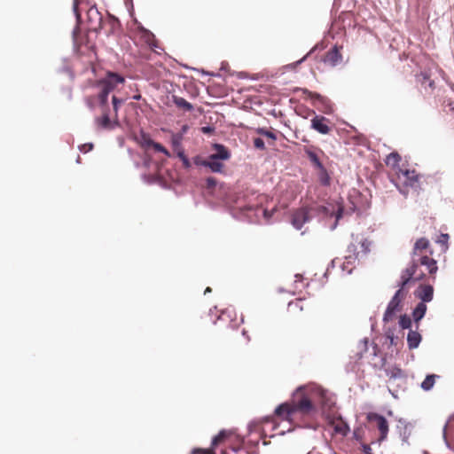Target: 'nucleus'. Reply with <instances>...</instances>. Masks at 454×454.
Returning a JSON list of instances; mask_svg holds the SVG:
<instances>
[{
	"label": "nucleus",
	"mask_w": 454,
	"mask_h": 454,
	"mask_svg": "<svg viewBox=\"0 0 454 454\" xmlns=\"http://www.w3.org/2000/svg\"><path fill=\"white\" fill-rule=\"evenodd\" d=\"M362 450H363V452L364 454H373L372 450V448L368 444H363L362 445Z\"/></svg>",
	"instance_id": "obj_39"
},
{
	"label": "nucleus",
	"mask_w": 454,
	"mask_h": 454,
	"mask_svg": "<svg viewBox=\"0 0 454 454\" xmlns=\"http://www.w3.org/2000/svg\"><path fill=\"white\" fill-rule=\"evenodd\" d=\"M400 161H401V156L396 152H393V153H389L386 159L387 166L392 168L395 173H396V171H398V168H401L399 167Z\"/></svg>",
	"instance_id": "obj_18"
},
{
	"label": "nucleus",
	"mask_w": 454,
	"mask_h": 454,
	"mask_svg": "<svg viewBox=\"0 0 454 454\" xmlns=\"http://www.w3.org/2000/svg\"><path fill=\"white\" fill-rule=\"evenodd\" d=\"M173 102L178 108L184 111H192L193 109L192 105L184 98L173 96Z\"/></svg>",
	"instance_id": "obj_22"
},
{
	"label": "nucleus",
	"mask_w": 454,
	"mask_h": 454,
	"mask_svg": "<svg viewBox=\"0 0 454 454\" xmlns=\"http://www.w3.org/2000/svg\"><path fill=\"white\" fill-rule=\"evenodd\" d=\"M88 29L93 32H98L102 28L103 17L95 6H90L87 10Z\"/></svg>",
	"instance_id": "obj_8"
},
{
	"label": "nucleus",
	"mask_w": 454,
	"mask_h": 454,
	"mask_svg": "<svg viewBox=\"0 0 454 454\" xmlns=\"http://www.w3.org/2000/svg\"><path fill=\"white\" fill-rule=\"evenodd\" d=\"M309 221V215L307 208H299L292 214L291 223L297 230H301L303 224Z\"/></svg>",
	"instance_id": "obj_10"
},
{
	"label": "nucleus",
	"mask_w": 454,
	"mask_h": 454,
	"mask_svg": "<svg viewBox=\"0 0 454 454\" xmlns=\"http://www.w3.org/2000/svg\"><path fill=\"white\" fill-rule=\"evenodd\" d=\"M202 165L209 168L213 172L221 173L223 168V164L217 159H212L211 155L208 157L207 160L202 162Z\"/></svg>",
	"instance_id": "obj_19"
},
{
	"label": "nucleus",
	"mask_w": 454,
	"mask_h": 454,
	"mask_svg": "<svg viewBox=\"0 0 454 454\" xmlns=\"http://www.w3.org/2000/svg\"><path fill=\"white\" fill-rule=\"evenodd\" d=\"M242 334H243L244 336H246V338L247 339V340H250V337L247 335V332L246 330H243V331H242Z\"/></svg>",
	"instance_id": "obj_43"
},
{
	"label": "nucleus",
	"mask_w": 454,
	"mask_h": 454,
	"mask_svg": "<svg viewBox=\"0 0 454 454\" xmlns=\"http://www.w3.org/2000/svg\"><path fill=\"white\" fill-rule=\"evenodd\" d=\"M396 185L403 193H407L409 188H419V175L415 170L398 168L396 171Z\"/></svg>",
	"instance_id": "obj_5"
},
{
	"label": "nucleus",
	"mask_w": 454,
	"mask_h": 454,
	"mask_svg": "<svg viewBox=\"0 0 454 454\" xmlns=\"http://www.w3.org/2000/svg\"><path fill=\"white\" fill-rule=\"evenodd\" d=\"M211 292H212V289H211L210 287H208V286H207V287L205 289L204 294H207L211 293Z\"/></svg>",
	"instance_id": "obj_45"
},
{
	"label": "nucleus",
	"mask_w": 454,
	"mask_h": 454,
	"mask_svg": "<svg viewBox=\"0 0 454 454\" xmlns=\"http://www.w3.org/2000/svg\"><path fill=\"white\" fill-rule=\"evenodd\" d=\"M145 38H146V42L148 43H150L151 41L153 40V35L148 31H145Z\"/></svg>",
	"instance_id": "obj_41"
},
{
	"label": "nucleus",
	"mask_w": 454,
	"mask_h": 454,
	"mask_svg": "<svg viewBox=\"0 0 454 454\" xmlns=\"http://www.w3.org/2000/svg\"><path fill=\"white\" fill-rule=\"evenodd\" d=\"M254 146L256 149L263 150L265 149L264 141L260 137H256L254 139Z\"/></svg>",
	"instance_id": "obj_35"
},
{
	"label": "nucleus",
	"mask_w": 454,
	"mask_h": 454,
	"mask_svg": "<svg viewBox=\"0 0 454 454\" xmlns=\"http://www.w3.org/2000/svg\"><path fill=\"white\" fill-rule=\"evenodd\" d=\"M140 98H141V95L140 94H137V95L133 96V99H135V100H139Z\"/></svg>",
	"instance_id": "obj_44"
},
{
	"label": "nucleus",
	"mask_w": 454,
	"mask_h": 454,
	"mask_svg": "<svg viewBox=\"0 0 454 454\" xmlns=\"http://www.w3.org/2000/svg\"><path fill=\"white\" fill-rule=\"evenodd\" d=\"M367 420L373 424L374 427L379 430L380 436L378 442H382L387 439L388 434V422L382 416L375 412H370L367 415Z\"/></svg>",
	"instance_id": "obj_7"
},
{
	"label": "nucleus",
	"mask_w": 454,
	"mask_h": 454,
	"mask_svg": "<svg viewBox=\"0 0 454 454\" xmlns=\"http://www.w3.org/2000/svg\"><path fill=\"white\" fill-rule=\"evenodd\" d=\"M177 156L182 160L183 165L185 168H189L191 167V162H190L189 159L186 157V155L184 154V151H179L177 153Z\"/></svg>",
	"instance_id": "obj_32"
},
{
	"label": "nucleus",
	"mask_w": 454,
	"mask_h": 454,
	"mask_svg": "<svg viewBox=\"0 0 454 454\" xmlns=\"http://www.w3.org/2000/svg\"><path fill=\"white\" fill-rule=\"evenodd\" d=\"M304 153L315 168L317 169L324 166L319 158V153L324 155V152L321 149L315 146H305Z\"/></svg>",
	"instance_id": "obj_12"
},
{
	"label": "nucleus",
	"mask_w": 454,
	"mask_h": 454,
	"mask_svg": "<svg viewBox=\"0 0 454 454\" xmlns=\"http://www.w3.org/2000/svg\"><path fill=\"white\" fill-rule=\"evenodd\" d=\"M201 131L204 133V134H210L214 131V129L209 127V126H206V127H202L201 128Z\"/></svg>",
	"instance_id": "obj_40"
},
{
	"label": "nucleus",
	"mask_w": 454,
	"mask_h": 454,
	"mask_svg": "<svg viewBox=\"0 0 454 454\" xmlns=\"http://www.w3.org/2000/svg\"><path fill=\"white\" fill-rule=\"evenodd\" d=\"M416 82L419 83L425 90L426 92H432L435 84L433 80L430 79V75L427 72H421L416 75Z\"/></svg>",
	"instance_id": "obj_16"
},
{
	"label": "nucleus",
	"mask_w": 454,
	"mask_h": 454,
	"mask_svg": "<svg viewBox=\"0 0 454 454\" xmlns=\"http://www.w3.org/2000/svg\"><path fill=\"white\" fill-rule=\"evenodd\" d=\"M207 185L208 188L215 187L216 185V181L214 177L207 178Z\"/></svg>",
	"instance_id": "obj_38"
},
{
	"label": "nucleus",
	"mask_w": 454,
	"mask_h": 454,
	"mask_svg": "<svg viewBox=\"0 0 454 454\" xmlns=\"http://www.w3.org/2000/svg\"><path fill=\"white\" fill-rule=\"evenodd\" d=\"M135 140L137 143L145 150L153 147L156 152L162 153L166 156L169 157V152L160 143L154 142L149 136V134L141 131L138 135L135 137Z\"/></svg>",
	"instance_id": "obj_6"
},
{
	"label": "nucleus",
	"mask_w": 454,
	"mask_h": 454,
	"mask_svg": "<svg viewBox=\"0 0 454 454\" xmlns=\"http://www.w3.org/2000/svg\"><path fill=\"white\" fill-rule=\"evenodd\" d=\"M94 145L92 143H87L80 146L81 152L86 153L93 149Z\"/></svg>",
	"instance_id": "obj_37"
},
{
	"label": "nucleus",
	"mask_w": 454,
	"mask_h": 454,
	"mask_svg": "<svg viewBox=\"0 0 454 454\" xmlns=\"http://www.w3.org/2000/svg\"><path fill=\"white\" fill-rule=\"evenodd\" d=\"M399 325L403 329H409L411 326V319L407 315H403L400 317Z\"/></svg>",
	"instance_id": "obj_29"
},
{
	"label": "nucleus",
	"mask_w": 454,
	"mask_h": 454,
	"mask_svg": "<svg viewBox=\"0 0 454 454\" xmlns=\"http://www.w3.org/2000/svg\"><path fill=\"white\" fill-rule=\"evenodd\" d=\"M257 132L260 135L264 136L266 137H269V138H270L272 140H276L277 139V137H276V135L273 132H271L270 130H267L265 129H259Z\"/></svg>",
	"instance_id": "obj_33"
},
{
	"label": "nucleus",
	"mask_w": 454,
	"mask_h": 454,
	"mask_svg": "<svg viewBox=\"0 0 454 454\" xmlns=\"http://www.w3.org/2000/svg\"><path fill=\"white\" fill-rule=\"evenodd\" d=\"M302 91H303V94H305L313 102H318L324 106H326L329 102L327 98L320 95L319 93L310 91L307 89H303Z\"/></svg>",
	"instance_id": "obj_21"
},
{
	"label": "nucleus",
	"mask_w": 454,
	"mask_h": 454,
	"mask_svg": "<svg viewBox=\"0 0 454 454\" xmlns=\"http://www.w3.org/2000/svg\"><path fill=\"white\" fill-rule=\"evenodd\" d=\"M448 240H449V235L448 234H442L439 239H437V243L441 245V252L445 253L448 249Z\"/></svg>",
	"instance_id": "obj_28"
},
{
	"label": "nucleus",
	"mask_w": 454,
	"mask_h": 454,
	"mask_svg": "<svg viewBox=\"0 0 454 454\" xmlns=\"http://www.w3.org/2000/svg\"><path fill=\"white\" fill-rule=\"evenodd\" d=\"M325 391L315 385L300 387L294 393L289 402L281 403L275 410V414L281 419L295 423L303 418L317 412V397H323Z\"/></svg>",
	"instance_id": "obj_2"
},
{
	"label": "nucleus",
	"mask_w": 454,
	"mask_h": 454,
	"mask_svg": "<svg viewBox=\"0 0 454 454\" xmlns=\"http://www.w3.org/2000/svg\"><path fill=\"white\" fill-rule=\"evenodd\" d=\"M213 149L215 151V153L211 154V158L213 160L217 159L222 160H227L231 158L230 151L223 145L214 144Z\"/></svg>",
	"instance_id": "obj_17"
},
{
	"label": "nucleus",
	"mask_w": 454,
	"mask_h": 454,
	"mask_svg": "<svg viewBox=\"0 0 454 454\" xmlns=\"http://www.w3.org/2000/svg\"><path fill=\"white\" fill-rule=\"evenodd\" d=\"M341 268L344 271H347L348 273H351L352 270L356 268V264H355V262H353L352 264L351 263L348 264L347 260L345 259L344 262L341 265Z\"/></svg>",
	"instance_id": "obj_34"
},
{
	"label": "nucleus",
	"mask_w": 454,
	"mask_h": 454,
	"mask_svg": "<svg viewBox=\"0 0 454 454\" xmlns=\"http://www.w3.org/2000/svg\"><path fill=\"white\" fill-rule=\"evenodd\" d=\"M439 376L438 375H435V374H430V375H427L426 377V379L422 381L421 383V387L425 390V391H428L430 390L434 385V382H435V379L438 378Z\"/></svg>",
	"instance_id": "obj_25"
},
{
	"label": "nucleus",
	"mask_w": 454,
	"mask_h": 454,
	"mask_svg": "<svg viewBox=\"0 0 454 454\" xmlns=\"http://www.w3.org/2000/svg\"><path fill=\"white\" fill-rule=\"evenodd\" d=\"M421 341V335L417 331L411 330L407 336L408 347L410 349H413L419 347Z\"/></svg>",
	"instance_id": "obj_20"
},
{
	"label": "nucleus",
	"mask_w": 454,
	"mask_h": 454,
	"mask_svg": "<svg viewBox=\"0 0 454 454\" xmlns=\"http://www.w3.org/2000/svg\"><path fill=\"white\" fill-rule=\"evenodd\" d=\"M427 311V305L424 302H419L413 310L412 316L416 323L423 318Z\"/></svg>",
	"instance_id": "obj_23"
},
{
	"label": "nucleus",
	"mask_w": 454,
	"mask_h": 454,
	"mask_svg": "<svg viewBox=\"0 0 454 454\" xmlns=\"http://www.w3.org/2000/svg\"><path fill=\"white\" fill-rule=\"evenodd\" d=\"M318 171V179L321 184L329 185L330 184V176L325 166L317 168Z\"/></svg>",
	"instance_id": "obj_26"
},
{
	"label": "nucleus",
	"mask_w": 454,
	"mask_h": 454,
	"mask_svg": "<svg viewBox=\"0 0 454 454\" xmlns=\"http://www.w3.org/2000/svg\"><path fill=\"white\" fill-rule=\"evenodd\" d=\"M450 109H451V110H454V103H450Z\"/></svg>",
	"instance_id": "obj_46"
},
{
	"label": "nucleus",
	"mask_w": 454,
	"mask_h": 454,
	"mask_svg": "<svg viewBox=\"0 0 454 454\" xmlns=\"http://www.w3.org/2000/svg\"><path fill=\"white\" fill-rule=\"evenodd\" d=\"M253 331H254V334H255L256 336H260V335H261V333H262V329H261V327H260L259 325H254V326L253 327Z\"/></svg>",
	"instance_id": "obj_42"
},
{
	"label": "nucleus",
	"mask_w": 454,
	"mask_h": 454,
	"mask_svg": "<svg viewBox=\"0 0 454 454\" xmlns=\"http://www.w3.org/2000/svg\"><path fill=\"white\" fill-rule=\"evenodd\" d=\"M125 78L121 74L114 72H107L106 76L98 81L95 84L97 89V95L86 98V104L90 109L95 106L96 97L101 106H106L107 103L108 95L114 91L119 84H123Z\"/></svg>",
	"instance_id": "obj_3"
},
{
	"label": "nucleus",
	"mask_w": 454,
	"mask_h": 454,
	"mask_svg": "<svg viewBox=\"0 0 454 454\" xmlns=\"http://www.w3.org/2000/svg\"><path fill=\"white\" fill-rule=\"evenodd\" d=\"M228 434L226 431H221L217 435H215L212 440V448L217 446L221 443L226 437Z\"/></svg>",
	"instance_id": "obj_30"
},
{
	"label": "nucleus",
	"mask_w": 454,
	"mask_h": 454,
	"mask_svg": "<svg viewBox=\"0 0 454 454\" xmlns=\"http://www.w3.org/2000/svg\"><path fill=\"white\" fill-rule=\"evenodd\" d=\"M386 375L389 380H395L403 376V371L398 367H390L386 369Z\"/></svg>",
	"instance_id": "obj_24"
},
{
	"label": "nucleus",
	"mask_w": 454,
	"mask_h": 454,
	"mask_svg": "<svg viewBox=\"0 0 454 454\" xmlns=\"http://www.w3.org/2000/svg\"><path fill=\"white\" fill-rule=\"evenodd\" d=\"M314 117L311 119V129L322 135H327L332 131L331 121L323 115H317L312 111Z\"/></svg>",
	"instance_id": "obj_9"
},
{
	"label": "nucleus",
	"mask_w": 454,
	"mask_h": 454,
	"mask_svg": "<svg viewBox=\"0 0 454 454\" xmlns=\"http://www.w3.org/2000/svg\"><path fill=\"white\" fill-rule=\"evenodd\" d=\"M434 288L431 285H420L415 291V296L420 299L421 302H428L433 300Z\"/></svg>",
	"instance_id": "obj_13"
},
{
	"label": "nucleus",
	"mask_w": 454,
	"mask_h": 454,
	"mask_svg": "<svg viewBox=\"0 0 454 454\" xmlns=\"http://www.w3.org/2000/svg\"><path fill=\"white\" fill-rule=\"evenodd\" d=\"M112 102H113L114 111L115 113V117L117 118L119 107L123 103V100L118 98L115 96H113Z\"/></svg>",
	"instance_id": "obj_31"
},
{
	"label": "nucleus",
	"mask_w": 454,
	"mask_h": 454,
	"mask_svg": "<svg viewBox=\"0 0 454 454\" xmlns=\"http://www.w3.org/2000/svg\"><path fill=\"white\" fill-rule=\"evenodd\" d=\"M342 61V55L337 46L328 51L323 57V62L329 67H335Z\"/></svg>",
	"instance_id": "obj_11"
},
{
	"label": "nucleus",
	"mask_w": 454,
	"mask_h": 454,
	"mask_svg": "<svg viewBox=\"0 0 454 454\" xmlns=\"http://www.w3.org/2000/svg\"><path fill=\"white\" fill-rule=\"evenodd\" d=\"M95 123L98 129H113L118 125V121H112L109 117L107 111H105L101 117L95 119Z\"/></svg>",
	"instance_id": "obj_15"
},
{
	"label": "nucleus",
	"mask_w": 454,
	"mask_h": 454,
	"mask_svg": "<svg viewBox=\"0 0 454 454\" xmlns=\"http://www.w3.org/2000/svg\"><path fill=\"white\" fill-rule=\"evenodd\" d=\"M372 242L364 235H352V240L347 248V263L359 262L370 252Z\"/></svg>",
	"instance_id": "obj_4"
},
{
	"label": "nucleus",
	"mask_w": 454,
	"mask_h": 454,
	"mask_svg": "<svg viewBox=\"0 0 454 454\" xmlns=\"http://www.w3.org/2000/svg\"><path fill=\"white\" fill-rule=\"evenodd\" d=\"M329 425L333 427L334 433L346 436L349 431L348 424L341 418H332Z\"/></svg>",
	"instance_id": "obj_14"
},
{
	"label": "nucleus",
	"mask_w": 454,
	"mask_h": 454,
	"mask_svg": "<svg viewBox=\"0 0 454 454\" xmlns=\"http://www.w3.org/2000/svg\"><path fill=\"white\" fill-rule=\"evenodd\" d=\"M192 454H215L213 449H197L194 450Z\"/></svg>",
	"instance_id": "obj_36"
},
{
	"label": "nucleus",
	"mask_w": 454,
	"mask_h": 454,
	"mask_svg": "<svg viewBox=\"0 0 454 454\" xmlns=\"http://www.w3.org/2000/svg\"><path fill=\"white\" fill-rule=\"evenodd\" d=\"M83 5L87 7L89 5V0H74L73 10L77 20H79L81 17L80 8Z\"/></svg>",
	"instance_id": "obj_27"
},
{
	"label": "nucleus",
	"mask_w": 454,
	"mask_h": 454,
	"mask_svg": "<svg viewBox=\"0 0 454 454\" xmlns=\"http://www.w3.org/2000/svg\"><path fill=\"white\" fill-rule=\"evenodd\" d=\"M434 252L430 248V243L426 238L419 239L412 249V260L411 264L402 271L399 289L396 291L384 313L383 320L388 322L394 319L395 313L401 310V302L405 298L407 291L411 285L425 278V273L419 269L425 266L432 277L435 279V274L438 270L437 262L433 257Z\"/></svg>",
	"instance_id": "obj_1"
}]
</instances>
